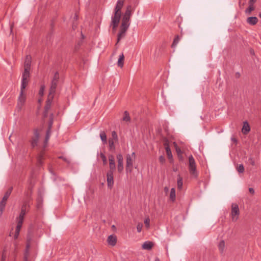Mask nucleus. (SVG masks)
<instances>
[{"mask_svg":"<svg viewBox=\"0 0 261 261\" xmlns=\"http://www.w3.org/2000/svg\"><path fill=\"white\" fill-rule=\"evenodd\" d=\"M113 173L111 171H108L107 174V181L108 184V186L110 189L112 188L114 185V177H113Z\"/></svg>","mask_w":261,"mask_h":261,"instance_id":"obj_14","label":"nucleus"},{"mask_svg":"<svg viewBox=\"0 0 261 261\" xmlns=\"http://www.w3.org/2000/svg\"><path fill=\"white\" fill-rule=\"evenodd\" d=\"M166 151L168 159L170 160V162H171L173 161V156L170 147H166Z\"/></svg>","mask_w":261,"mask_h":261,"instance_id":"obj_33","label":"nucleus"},{"mask_svg":"<svg viewBox=\"0 0 261 261\" xmlns=\"http://www.w3.org/2000/svg\"><path fill=\"white\" fill-rule=\"evenodd\" d=\"M30 72L23 71L22 74V80L21 83L20 90H24L30 80Z\"/></svg>","mask_w":261,"mask_h":261,"instance_id":"obj_8","label":"nucleus"},{"mask_svg":"<svg viewBox=\"0 0 261 261\" xmlns=\"http://www.w3.org/2000/svg\"><path fill=\"white\" fill-rule=\"evenodd\" d=\"M39 136L40 134L38 130L37 129H35L34 130V136L32 137L30 141L32 148H34L37 145Z\"/></svg>","mask_w":261,"mask_h":261,"instance_id":"obj_11","label":"nucleus"},{"mask_svg":"<svg viewBox=\"0 0 261 261\" xmlns=\"http://www.w3.org/2000/svg\"><path fill=\"white\" fill-rule=\"evenodd\" d=\"M179 37L178 35H176L174 39L173 42L172 44V47H174L176 46L179 41Z\"/></svg>","mask_w":261,"mask_h":261,"instance_id":"obj_34","label":"nucleus"},{"mask_svg":"<svg viewBox=\"0 0 261 261\" xmlns=\"http://www.w3.org/2000/svg\"><path fill=\"white\" fill-rule=\"evenodd\" d=\"M159 161L161 164H164L165 162V158L164 156L161 155L159 157Z\"/></svg>","mask_w":261,"mask_h":261,"instance_id":"obj_47","label":"nucleus"},{"mask_svg":"<svg viewBox=\"0 0 261 261\" xmlns=\"http://www.w3.org/2000/svg\"><path fill=\"white\" fill-rule=\"evenodd\" d=\"M32 187L29 186L28 191L25 193V198L23 202V204L21 208V212L19 216L17 218V223L22 224L24 217L26 213L29 211L30 205L32 204Z\"/></svg>","mask_w":261,"mask_h":261,"instance_id":"obj_1","label":"nucleus"},{"mask_svg":"<svg viewBox=\"0 0 261 261\" xmlns=\"http://www.w3.org/2000/svg\"><path fill=\"white\" fill-rule=\"evenodd\" d=\"M24 258H25V261H27V256L26 254H25Z\"/></svg>","mask_w":261,"mask_h":261,"instance_id":"obj_58","label":"nucleus"},{"mask_svg":"<svg viewBox=\"0 0 261 261\" xmlns=\"http://www.w3.org/2000/svg\"><path fill=\"white\" fill-rule=\"evenodd\" d=\"M54 97V96L53 95H48V98L46 101V104L44 107V110H45L46 111H48L50 109Z\"/></svg>","mask_w":261,"mask_h":261,"instance_id":"obj_16","label":"nucleus"},{"mask_svg":"<svg viewBox=\"0 0 261 261\" xmlns=\"http://www.w3.org/2000/svg\"><path fill=\"white\" fill-rule=\"evenodd\" d=\"M32 58L31 56L27 55L25 57V61L24 63V72H30L31 69Z\"/></svg>","mask_w":261,"mask_h":261,"instance_id":"obj_13","label":"nucleus"},{"mask_svg":"<svg viewBox=\"0 0 261 261\" xmlns=\"http://www.w3.org/2000/svg\"><path fill=\"white\" fill-rule=\"evenodd\" d=\"M164 191L166 192H168V191H169V188L167 187H165L164 188Z\"/></svg>","mask_w":261,"mask_h":261,"instance_id":"obj_53","label":"nucleus"},{"mask_svg":"<svg viewBox=\"0 0 261 261\" xmlns=\"http://www.w3.org/2000/svg\"><path fill=\"white\" fill-rule=\"evenodd\" d=\"M26 100V95L24 93V90H20L19 96L18 98L17 109L18 111H21L22 107L25 103Z\"/></svg>","mask_w":261,"mask_h":261,"instance_id":"obj_7","label":"nucleus"},{"mask_svg":"<svg viewBox=\"0 0 261 261\" xmlns=\"http://www.w3.org/2000/svg\"><path fill=\"white\" fill-rule=\"evenodd\" d=\"M124 56L123 54H122L119 56V58L118 60L117 65L119 67L122 68L124 65Z\"/></svg>","mask_w":261,"mask_h":261,"instance_id":"obj_25","label":"nucleus"},{"mask_svg":"<svg viewBox=\"0 0 261 261\" xmlns=\"http://www.w3.org/2000/svg\"><path fill=\"white\" fill-rule=\"evenodd\" d=\"M237 76L239 77L240 76V74L239 73H237Z\"/></svg>","mask_w":261,"mask_h":261,"instance_id":"obj_60","label":"nucleus"},{"mask_svg":"<svg viewBox=\"0 0 261 261\" xmlns=\"http://www.w3.org/2000/svg\"><path fill=\"white\" fill-rule=\"evenodd\" d=\"M109 161L110 170L108 171H111L112 172H114L115 170L116 166L115 163V160L113 155H110L109 156Z\"/></svg>","mask_w":261,"mask_h":261,"instance_id":"obj_15","label":"nucleus"},{"mask_svg":"<svg viewBox=\"0 0 261 261\" xmlns=\"http://www.w3.org/2000/svg\"><path fill=\"white\" fill-rule=\"evenodd\" d=\"M129 21V18L124 16L122 17L120 32L117 36V41L116 44H117L120 41L121 38H123L125 36V33L127 31L130 24Z\"/></svg>","mask_w":261,"mask_h":261,"instance_id":"obj_2","label":"nucleus"},{"mask_svg":"<svg viewBox=\"0 0 261 261\" xmlns=\"http://www.w3.org/2000/svg\"><path fill=\"white\" fill-rule=\"evenodd\" d=\"M40 206V204L39 203V201H38V204H37V208H39Z\"/></svg>","mask_w":261,"mask_h":261,"instance_id":"obj_56","label":"nucleus"},{"mask_svg":"<svg viewBox=\"0 0 261 261\" xmlns=\"http://www.w3.org/2000/svg\"><path fill=\"white\" fill-rule=\"evenodd\" d=\"M59 79V74L58 71L56 72L54 74V77L51 82V85L50 87L49 92L48 95H53L56 92V88L58 84Z\"/></svg>","mask_w":261,"mask_h":261,"instance_id":"obj_5","label":"nucleus"},{"mask_svg":"<svg viewBox=\"0 0 261 261\" xmlns=\"http://www.w3.org/2000/svg\"><path fill=\"white\" fill-rule=\"evenodd\" d=\"M12 27H13V24H11V27H10V29H11V32H12Z\"/></svg>","mask_w":261,"mask_h":261,"instance_id":"obj_57","label":"nucleus"},{"mask_svg":"<svg viewBox=\"0 0 261 261\" xmlns=\"http://www.w3.org/2000/svg\"><path fill=\"white\" fill-rule=\"evenodd\" d=\"M100 137L103 144L107 143V137L105 132L102 131L100 132Z\"/></svg>","mask_w":261,"mask_h":261,"instance_id":"obj_31","label":"nucleus"},{"mask_svg":"<svg viewBox=\"0 0 261 261\" xmlns=\"http://www.w3.org/2000/svg\"><path fill=\"white\" fill-rule=\"evenodd\" d=\"M126 167L125 170L127 173H131L133 171V163L135 160L136 156L135 153L133 152L132 154H127L126 155Z\"/></svg>","mask_w":261,"mask_h":261,"instance_id":"obj_4","label":"nucleus"},{"mask_svg":"<svg viewBox=\"0 0 261 261\" xmlns=\"http://www.w3.org/2000/svg\"><path fill=\"white\" fill-rule=\"evenodd\" d=\"M237 170L239 173H242L244 172V167L243 164H240L237 167Z\"/></svg>","mask_w":261,"mask_h":261,"instance_id":"obj_35","label":"nucleus"},{"mask_svg":"<svg viewBox=\"0 0 261 261\" xmlns=\"http://www.w3.org/2000/svg\"><path fill=\"white\" fill-rule=\"evenodd\" d=\"M45 86L44 85H42L40 87V89L39 92V94L40 95L42 96L43 95V92L44 90Z\"/></svg>","mask_w":261,"mask_h":261,"instance_id":"obj_45","label":"nucleus"},{"mask_svg":"<svg viewBox=\"0 0 261 261\" xmlns=\"http://www.w3.org/2000/svg\"><path fill=\"white\" fill-rule=\"evenodd\" d=\"M122 120L125 122H130V117L129 116V114L127 111H124L123 113V117L122 118Z\"/></svg>","mask_w":261,"mask_h":261,"instance_id":"obj_28","label":"nucleus"},{"mask_svg":"<svg viewBox=\"0 0 261 261\" xmlns=\"http://www.w3.org/2000/svg\"><path fill=\"white\" fill-rule=\"evenodd\" d=\"M231 140H232L233 142H234V143H237V139H236V138H231Z\"/></svg>","mask_w":261,"mask_h":261,"instance_id":"obj_52","label":"nucleus"},{"mask_svg":"<svg viewBox=\"0 0 261 261\" xmlns=\"http://www.w3.org/2000/svg\"><path fill=\"white\" fill-rule=\"evenodd\" d=\"M48 111H46L45 110H44V112H43V118L47 117V115H48Z\"/></svg>","mask_w":261,"mask_h":261,"instance_id":"obj_50","label":"nucleus"},{"mask_svg":"<svg viewBox=\"0 0 261 261\" xmlns=\"http://www.w3.org/2000/svg\"><path fill=\"white\" fill-rule=\"evenodd\" d=\"M112 138L111 139H113V140H114L115 141H117L118 140L117 134L115 131H113L112 132Z\"/></svg>","mask_w":261,"mask_h":261,"instance_id":"obj_40","label":"nucleus"},{"mask_svg":"<svg viewBox=\"0 0 261 261\" xmlns=\"http://www.w3.org/2000/svg\"><path fill=\"white\" fill-rule=\"evenodd\" d=\"M7 200H4L2 199L0 202V217L2 216L3 211L5 210V207L6 204Z\"/></svg>","mask_w":261,"mask_h":261,"instance_id":"obj_26","label":"nucleus"},{"mask_svg":"<svg viewBox=\"0 0 261 261\" xmlns=\"http://www.w3.org/2000/svg\"><path fill=\"white\" fill-rule=\"evenodd\" d=\"M170 199L172 201H174L175 200L176 194L175 190L174 188H172L170 193Z\"/></svg>","mask_w":261,"mask_h":261,"instance_id":"obj_32","label":"nucleus"},{"mask_svg":"<svg viewBox=\"0 0 261 261\" xmlns=\"http://www.w3.org/2000/svg\"><path fill=\"white\" fill-rule=\"evenodd\" d=\"M59 158L63 159L64 158V157L63 156H60Z\"/></svg>","mask_w":261,"mask_h":261,"instance_id":"obj_63","label":"nucleus"},{"mask_svg":"<svg viewBox=\"0 0 261 261\" xmlns=\"http://www.w3.org/2000/svg\"><path fill=\"white\" fill-rule=\"evenodd\" d=\"M109 143L110 149L114 150L115 149L114 140H113V139H109Z\"/></svg>","mask_w":261,"mask_h":261,"instance_id":"obj_37","label":"nucleus"},{"mask_svg":"<svg viewBox=\"0 0 261 261\" xmlns=\"http://www.w3.org/2000/svg\"><path fill=\"white\" fill-rule=\"evenodd\" d=\"M250 130V126L247 121L243 122V126L242 129L244 134H247Z\"/></svg>","mask_w":261,"mask_h":261,"instance_id":"obj_22","label":"nucleus"},{"mask_svg":"<svg viewBox=\"0 0 261 261\" xmlns=\"http://www.w3.org/2000/svg\"><path fill=\"white\" fill-rule=\"evenodd\" d=\"M43 154L44 152L43 151H41L40 154H39L38 158H37V165L38 166H41L43 162L42 160L43 159Z\"/></svg>","mask_w":261,"mask_h":261,"instance_id":"obj_27","label":"nucleus"},{"mask_svg":"<svg viewBox=\"0 0 261 261\" xmlns=\"http://www.w3.org/2000/svg\"><path fill=\"white\" fill-rule=\"evenodd\" d=\"M12 189H13V188L12 187H10L6 192V193H5V195L3 198V199L4 200H8L9 197L10 196L12 191Z\"/></svg>","mask_w":261,"mask_h":261,"instance_id":"obj_30","label":"nucleus"},{"mask_svg":"<svg viewBox=\"0 0 261 261\" xmlns=\"http://www.w3.org/2000/svg\"><path fill=\"white\" fill-rule=\"evenodd\" d=\"M254 10L253 6L249 5L248 9L245 10V13L248 14H250L252 11Z\"/></svg>","mask_w":261,"mask_h":261,"instance_id":"obj_38","label":"nucleus"},{"mask_svg":"<svg viewBox=\"0 0 261 261\" xmlns=\"http://www.w3.org/2000/svg\"><path fill=\"white\" fill-rule=\"evenodd\" d=\"M124 0H118L116 6L115 8L114 17H121V9L124 5Z\"/></svg>","mask_w":261,"mask_h":261,"instance_id":"obj_10","label":"nucleus"},{"mask_svg":"<svg viewBox=\"0 0 261 261\" xmlns=\"http://www.w3.org/2000/svg\"><path fill=\"white\" fill-rule=\"evenodd\" d=\"M258 20V18L256 17L251 16L247 18L246 22L251 25H254L257 23Z\"/></svg>","mask_w":261,"mask_h":261,"instance_id":"obj_19","label":"nucleus"},{"mask_svg":"<svg viewBox=\"0 0 261 261\" xmlns=\"http://www.w3.org/2000/svg\"><path fill=\"white\" fill-rule=\"evenodd\" d=\"M143 227V224L142 223H138L137 225V229L138 232H140Z\"/></svg>","mask_w":261,"mask_h":261,"instance_id":"obj_43","label":"nucleus"},{"mask_svg":"<svg viewBox=\"0 0 261 261\" xmlns=\"http://www.w3.org/2000/svg\"><path fill=\"white\" fill-rule=\"evenodd\" d=\"M240 214V211L238 205L236 203H232L231 205V216L232 221H236L238 219V216Z\"/></svg>","mask_w":261,"mask_h":261,"instance_id":"obj_9","label":"nucleus"},{"mask_svg":"<svg viewBox=\"0 0 261 261\" xmlns=\"http://www.w3.org/2000/svg\"><path fill=\"white\" fill-rule=\"evenodd\" d=\"M74 19L77 20V15L76 14L75 15L74 17Z\"/></svg>","mask_w":261,"mask_h":261,"instance_id":"obj_55","label":"nucleus"},{"mask_svg":"<svg viewBox=\"0 0 261 261\" xmlns=\"http://www.w3.org/2000/svg\"><path fill=\"white\" fill-rule=\"evenodd\" d=\"M189 170L192 177L195 178L198 177L195 161L192 155L189 157Z\"/></svg>","mask_w":261,"mask_h":261,"instance_id":"obj_3","label":"nucleus"},{"mask_svg":"<svg viewBox=\"0 0 261 261\" xmlns=\"http://www.w3.org/2000/svg\"><path fill=\"white\" fill-rule=\"evenodd\" d=\"M256 0H250L249 2V5L253 6V4L256 2Z\"/></svg>","mask_w":261,"mask_h":261,"instance_id":"obj_49","label":"nucleus"},{"mask_svg":"<svg viewBox=\"0 0 261 261\" xmlns=\"http://www.w3.org/2000/svg\"><path fill=\"white\" fill-rule=\"evenodd\" d=\"M164 146H165V150L166 149V147H169V142H168V141L166 139L164 143Z\"/></svg>","mask_w":261,"mask_h":261,"instance_id":"obj_48","label":"nucleus"},{"mask_svg":"<svg viewBox=\"0 0 261 261\" xmlns=\"http://www.w3.org/2000/svg\"><path fill=\"white\" fill-rule=\"evenodd\" d=\"M132 13V7L130 5H128L126 7V10L123 16L126 17L130 18Z\"/></svg>","mask_w":261,"mask_h":261,"instance_id":"obj_23","label":"nucleus"},{"mask_svg":"<svg viewBox=\"0 0 261 261\" xmlns=\"http://www.w3.org/2000/svg\"><path fill=\"white\" fill-rule=\"evenodd\" d=\"M6 258V250L4 249L3 251L1 261H5Z\"/></svg>","mask_w":261,"mask_h":261,"instance_id":"obj_44","label":"nucleus"},{"mask_svg":"<svg viewBox=\"0 0 261 261\" xmlns=\"http://www.w3.org/2000/svg\"><path fill=\"white\" fill-rule=\"evenodd\" d=\"M17 244L16 243H15V247L16 248L17 247Z\"/></svg>","mask_w":261,"mask_h":261,"instance_id":"obj_64","label":"nucleus"},{"mask_svg":"<svg viewBox=\"0 0 261 261\" xmlns=\"http://www.w3.org/2000/svg\"><path fill=\"white\" fill-rule=\"evenodd\" d=\"M63 159L65 161H66V162L67 161V160H66V159L65 158H64Z\"/></svg>","mask_w":261,"mask_h":261,"instance_id":"obj_61","label":"nucleus"},{"mask_svg":"<svg viewBox=\"0 0 261 261\" xmlns=\"http://www.w3.org/2000/svg\"><path fill=\"white\" fill-rule=\"evenodd\" d=\"M33 236L32 234L29 233L27 236V244H26V249H25V253L28 252L29 249L30 247L31 243L32 240Z\"/></svg>","mask_w":261,"mask_h":261,"instance_id":"obj_21","label":"nucleus"},{"mask_svg":"<svg viewBox=\"0 0 261 261\" xmlns=\"http://www.w3.org/2000/svg\"><path fill=\"white\" fill-rule=\"evenodd\" d=\"M120 18L117 17H112V22L111 25L112 26V28L114 31H115L118 27L119 23L120 22Z\"/></svg>","mask_w":261,"mask_h":261,"instance_id":"obj_17","label":"nucleus"},{"mask_svg":"<svg viewBox=\"0 0 261 261\" xmlns=\"http://www.w3.org/2000/svg\"><path fill=\"white\" fill-rule=\"evenodd\" d=\"M117 170L119 173H121L123 170V158L121 154L119 153L117 155Z\"/></svg>","mask_w":261,"mask_h":261,"instance_id":"obj_12","label":"nucleus"},{"mask_svg":"<svg viewBox=\"0 0 261 261\" xmlns=\"http://www.w3.org/2000/svg\"><path fill=\"white\" fill-rule=\"evenodd\" d=\"M248 163L251 164L252 166L255 165V161L252 158H249L248 161Z\"/></svg>","mask_w":261,"mask_h":261,"instance_id":"obj_46","label":"nucleus"},{"mask_svg":"<svg viewBox=\"0 0 261 261\" xmlns=\"http://www.w3.org/2000/svg\"><path fill=\"white\" fill-rule=\"evenodd\" d=\"M259 16L260 18H261V12L259 14Z\"/></svg>","mask_w":261,"mask_h":261,"instance_id":"obj_59","label":"nucleus"},{"mask_svg":"<svg viewBox=\"0 0 261 261\" xmlns=\"http://www.w3.org/2000/svg\"><path fill=\"white\" fill-rule=\"evenodd\" d=\"M174 145L175 148L176 152L177 154V156H180L181 154H182V152L181 151L180 148L177 145V144L174 142Z\"/></svg>","mask_w":261,"mask_h":261,"instance_id":"obj_36","label":"nucleus"},{"mask_svg":"<svg viewBox=\"0 0 261 261\" xmlns=\"http://www.w3.org/2000/svg\"><path fill=\"white\" fill-rule=\"evenodd\" d=\"M153 243L151 241H146L142 245V249L150 250L153 246Z\"/></svg>","mask_w":261,"mask_h":261,"instance_id":"obj_20","label":"nucleus"},{"mask_svg":"<svg viewBox=\"0 0 261 261\" xmlns=\"http://www.w3.org/2000/svg\"><path fill=\"white\" fill-rule=\"evenodd\" d=\"M218 248L220 253L222 254L224 252L225 248V242L224 240H222L220 242Z\"/></svg>","mask_w":261,"mask_h":261,"instance_id":"obj_29","label":"nucleus"},{"mask_svg":"<svg viewBox=\"0 0 261 261\" xmlns=\"http://www.w3.org/2000/svg\"><path fill=\"white\" fill-rule=\"evenodd\" d=\"M249 191L252 195L254 194V189L252 188H249Z\"/></svg>","mask_w":261,"mask_h":261,"instance_id":"obj_51","label":"nucleus"},{"mask_svg":"<svg viewBox=\"0 0 261 261\" xmlns=\"http://www.w3.org/2000/svg\"><path fill=\"white\" fill-rule=\"evenodd\" d=\"M182 186V178L179 177L177 180V187L179 189L181 188Z\"/></svg>","mask_w":261,"mask_h":261,"instance_id":"obj_41","label":"nucleus"},{"mask_svg":"<svg viewBox=\"0 0 261 261\" xmlns=\"http://www.w3.org/2000/svg\"><path fill=\"white\" fill-rule=\"evenodd\" d=\"M178 157L180 160H183V157H182V154H181V155L180 156H178Z\"/></svg>","mask_w":261,"mask_h":261,"instance_id":"obj_54","label":"nucleus"},{"mask_svg":"<svg viewBox=\"0 0 261 261\" xmlns=\"http://www.w3.org/2000/svg\"><path fill=\"white\" fill-rule=\"evenodd\" d=\"M100 156L102 160L103 164L104 165H106L107 164V159L105 155L102 153H100Z\"/></svg>","mask_w":261,"mask_h":261,"instance_id":"obj_39","label":"nucleus"},{"mask_svg":"<svg viewBox=\"0 0 261 261\" xmlns=\"http://www.w3.org/2000/svg\"><path fill=\"white\" fill-rule=\"evenodd\" d=\"M150 219L149 218H146L144 220V224L146 226V227L148 229L149 228L150 225Z\"/></svg>","mask_w":261,"mask_h":261,"instance_id":"obj_42","label":"nucleus"},{"mask_svg":"<svg viewBox=\"0 0 261 261\" xmlns=\"http://www.w3.org/2000/svg\"><path fill=\"white\" fill-rule=\"evenodd\" d=\"M107 242L109 245L114 246L117 243V238L115 236L110 235L108 238Z\"/></svg>","mask_w":261,"mask_h":261,"instance_id":"obj_18","label":"nucleus"},{"mask_svg":"<svg viewBox=\"0 0 261 261\" xmlns=\"http://www.w3.org/2000/svg\"><path fill=\"white\" fill-rule=\"evenodd\" d=\"M63 159L65 161H66V162L67 161V160H66V159L65 158H64Z\"/></svg>","mask_w":261,"mask_h":261,"instance_id":"obj_62","label":"nucleus"},{"mask_svg":"<svg viewBox=\"0 0 261 261\" xmlns=\"http://www.w3.org/2000/svg\"><path fill=\"white\" fill-rule=\"evenodd\" d=\"M22 224H20L17 223V226L15 229V234L14 236V239L15 240L17 239L19 236L20 230L22 227Z\"/></svg>","mask_w":261,"mask_h":261,"instance_id":"obj_24","label":"nucleus"},{"mask_svg":"<svg viewBox=\"0 0 261 261\" xmlns=\"http://www.w3.org/2000/svg\"><path fill=\"white\" fill-rule=\"evenodd\" d=\"M53 122H54V114L51 113L49 116V122H48V129L46 133V136H45V138L44 142V147H45L46 146L47 143H48V141L50 138V134H51V127L53 126Z\"/></svg>","mask_w":261,"mask_h":261,"instance_id":"obj_6","label":"nucleus"}]
</instances>
